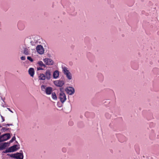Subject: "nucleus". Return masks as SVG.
I'll use <instances>...</instances> for the list:
<instances>
[{
  "mask_svg": "<svg viewBox=\"0 0 159 159\" xmlns=\"http://www.w3.org/2000/svg\"><path fill=\"white\" fill-rule=\"evenodd\" d=\"M20 148L19 145H15L11 147L6 151V152H10L16 151Z\"/></svg>",
  "mask_w": 159,
  "mask_h": 159,
  "instance_id": "nucleus-1",
  "label": "nucleus"
},
{
  "mask_svg": "<svg viewBox=\"0 0 159 159\" xmlns=\"http://www.w3.org/2000/svg\"><path fill=\"white\" fill-rule=\"evenodd\" d=\"M62 89L61 88H60L61 92L59 93V98L61 102L63 103L66 101V98L65 93L61 91Z\"/></svg>",
  "mask_w": 159,
  "mask_h": 159,
  "instance_id": "nucleus-2",
  "label": "nucleus"
},
{
  "mask_svg": "<svg viewBox=\"0 0 159 159\" xmlns=\"http://www.w3.org/2000/svg\"><path fill=\"white\" fill-rule=\"evenodd\" d=\"M10 138V135L9 133L6 134H3L0 137V143L5 141H6Z\"/></svg>",
  "mask_w": 159,
  "mask_h": 159,
  "instance_id": "nucleus-3",
  "label": "nucleus"
},
{
  "mask_svg": "<svg viewBox=\"0 0 159 159\" xmlns=\"http://www.w3.org/2000/svg\"><path fill=\"white\" fill-rule=\"evenodd\" d=\"M66 93L69 95H72L75 92V89L74 88L71 87H69L65 89Z\"/></svg>",
  "mask_w": 159,
  "mask_h": 159,
  "instance_id": "nucleus-4",
  "label": "nucleus"
},
{
  "mask_svg": "<svg viewBox=\"0 0 159 159\" xmlns=\"http://www.w3.org/2000/svg\"><path fill=\"white\" fill-rule=\"evenodd\" d=\"M37 52L40 54H42L44 52V50L43 47L41 45H38L36 47Z\"/></svg>",
  "mask_w": 159,
  "mask_h": 159,
  "instance_id": "nucleus-5",
  "label": "nucleus"
},
{
  "mask_svg": "<svg viewBox=\"0 0 159 159\" xmlns=\"http://www.w3.org/2000/svg\"><path fill=\"white\" fill-rule=\"evenodd\" d=\"M54 84L56 86L62 87L64 84V82L63 80H57L54 81Z\"/></svg>",
  "mask_w": 159,
  "mask_h": 159,
  "instance_id": "nucleus-6",
  "label": "nucleus"
},
{
  "mask_svg": "<svg viewBox=\"0 0 159 159\" xmlns=\"http://www.w3.org/2000/svg\"><path fill=\"white\" fill-rule=\"evenodd\" d=\"M20 152H17L16 153V159H23L24 156L22 151L20 150Z\"/></svg>",
  "mask_w": 159,
  "mask_h": 159,
  "instance_id": "nucleus-7",
  "label": "nucleus"
},
{
  "mask_svg": "<svg viewBox=\"0 0 159 159\" xmlns=\"http://www.w3.org/2000/svg\"><path fill=\"white\" fill-rule=\"evenodd\" d=\"M43 61L47 65H52L53 63V61L52 60L48 58L44 59Z\"/></svg>",
  "mask_w": 159,
  "mask_h": 159,
  "instance_id": "nucleus-8",
  "label": "nucleus"
},
{
  "mask_svg": "<svg viewBox=\"0 0 159 159\" xmlns=\"http://www.w3.org/2000/svg\"><path fill=\"white\" fill-rule=\"evenodd\" d=\"M46 78L47 80H49L51 78V74L50 70H47L45 73Z\"/></svg>",
  "mask_w": 159,
  "mask_h": 159,
  "instance_id": "nucleus-9",
  "label": "nucleus"
},
{
  "mask_svg": "<svg viewBox=\"0 0 159 159\" xmlns=\"http://www.w3.org/2000/svg\"><path fill=\"white\" fill-rule=\"evenodd\" d=\"M52 90V88L51 87H47L46 89L45 92L47 94H50Z\"/></svg>",
  "mask_w": 159,
  "mask_h": 159,
  "instance_id": "nucleus-10",
  "label": "nucleus"
},
{
  "mask_svg": "<svg viewBox=\"0 0 159 159\" xmlns=\"http://www.w3.org/2000/svg\"><path fill=\"white\" fill-rule=\"evenodd\" d=\"M29 74L31 77H33L34 74V70L33 68H30L28 70Z\"/></svg>",
  "mask_w": 159,
  "mask_h": 159,
  "instance_id": "nucleus-11",
  "label": "nucleus"
},
{
  "mask_svg": "<svg viewBox=\"0 0 159 159\" xmlns=\"http://www.w3.org/2000/svg\"><path fill=\"white\" fill-rule=\"evenodd\" d=\"M59 75V72L58 70L55 71L53 74V77L54 78H57Z\"/></svg>",
  "mask_w": 159,
  "mask_h": 159,
  "instance_id": "nucleus-12",
  "label": "nucleus"
},
{
  "mask_svg": "<svg viewBox=\"0 0 159 159\" xmlns=\"http://www.w3.org/2000/svg\"><path fill=\"white\" fill-rule=\"evenodd\" d=\"M62 69L63 72L65 75L66 74V73L70 72L69 70H68L67 68L66 67H64L62 68Z\"/></svg>",
  "mask_w": 159,
  "mask_h": 159,
  "instance_id": "nucleus-13",
  "label": "nucleus"
},
{
  "mask_svg": "<svg viewBox=\"0 0 159 159\" xmlns=\"http://www.w3.org/2000/svg\"><path fill=\"white\" fill-rule=\"evenodd\" d=\"M39 79L42 80H44L46 79L45 75L43 74H41L39 76Z\"/></svg>",
  "mask_w": 159,
  "mask_h": 159,
  "instance_id": "nucleus-14",
  "label": "nucleus"
},
{
  "mask_svg": "<svg viewBox=\"0 0 159 159\" xmlns=\"http://www.w3.org/2000/svg\"><path fill=\"white\" fill-rule=\"evenodd\" d=\"M38 64L39 66H41V67H43L44 68H45V65L43 63L42 61H39L38 62Z\"/></svg>",
  "mask_w": 159,
  "mask_h": 159,
  "instance_id": "nucleus-15",
  "label": "nucleus"
},
{
  "mask_svg": "<svg viewBox=\"0 0 159 159\" xmlns=\"http://www.w3.org/2000/svg\"><path fill=\"white\" fill-rule=\"evenodd\" d=\"M65 75H66L68 79L71 80V75L70 72L68 73H66V74Z\"/></svg>",
  "mask_w": 159,
  "mask_h": 159,
  "instance_id": "nucleus-16",
  "label": "nucleus"
},
{
  "mask_svg": "<svg viewBox=\"0 0 159 159\" xmlns=\"http://www.w3.org/2000/svg\"><path fill=\"white\" fill-rule=\"evenodd\" d=\"M52 96L53 99L54 100H56L57 99V96L55 93H52Z\"/></svg>",
  "mask_w": 159,
  "mask_h": 159,
  "instance_id": "nucleus-17",
  "label": "nucleus"
},
{
  "mask_svg": "<svg viewBox=\"0 0 159 159\" xmlns=\"http://www.w3.org/2000/svg\"><path fill=\"white\" fill-rule=\"evenodd\" d=\"M7 144V143H5L3 144L0 145V149L4 148L6 146Z\"/></svg>",
  "mask_w": 159,
  "mask_h": 159,
  "instance_id": "nucleus-18",
  "label": "nucleus"
},
{
  "mask_svg": "<svg viewBox=\"0 0 159 159\" xmlns=\"http://www.w3.org/2000/svg\"><path fill=\"white\" fill-rule=\"evenodd\" d=\"M24 53L26 55L29 54L28 50L27 48H25L24 50Z\"/></svg>",
  "mask_w": 159,
  "mask_h": 159,
  "instance_id": "nucleus-19",
  "label": "nucleus"
},
{
  "mask_svg": "<svg viewBox=\"0 0 159 159\" xmlns=\"http://www.w3.org/2000/svg\"><path fill=\"white\" fill-rule=\"evenodd\" d=\"M45 87L46 86L44 85H42L41 87L42 90L43 91L45 90L46 91V88Z\"/></svg>",
  "mask_w": 159,
  "mask_h": 159,
  "instance_id": "nucleus-20",
  "label": "nucleus"
},
{
  "mask_svg": "<svg viewBox=\"0 0 159 159\" xmlns=\"http://www.w3.org/2000/svg\"><path fill=\"white\" fill-rule=\"evenodd\" d=\"M16 139V137H15L14 136V137H13L12 139L10 140V143H12V142H13L14 140H15Z\"/></svg>",
  "mask_w": 159,
  "mask_h": 159,
  "instance_id": "nucleus-21",
  "label": "nucleus"
},
{
  "mask_svg": "<svg viewBox=\"0 0 159 159\" xmlns=\"http://www.w3.org/2000/svg\"><path fill=\"white\" fill-rule=\"evenodd\" d=\"M16 153H15V154H11L10 155V156L11 157H13L14 158L16 159Z\"/></svg>",
  "mask_w": 159,
  "mask_h": 159,
  "instance_id": "nucleus-22",
  "label": "nucleus"
},
{
  "mask_svg": "<svg viewBox=\"0 0 159 159\" xmlns=\"http://www.w3.org/2000/svg\"><path fill=\"white\" fill-rule=\"evenodd\" d=\"M27 59L30 61L31 62H33V60L32 58L30 57H27Z\"/></svg>",
  "mask_w": 159,
  "mask_h": 159,
  "instance_id": "nucleus-23",
  "label": "nucleus"
},
{
  "mask_svg": "<svg viewBox=\"0 0 159 159\" xmlns=\"http://www.w3.org/2000/svg\"><path fill=\"white\" fill-rule=\"evenodd\" d=\"M22 60H25V56H22L20 58Z\"/></svg>",
  "mask_w": 159,
  "mask_h": 159,
  "instance_id": "nucleus-24",
  "label": "nucleus"
},
{
  "mask_svg": "<svg viewBox=\"0 0 159 159\" xmlns=\"http://www.w3.org/2000/svg\"><path fill=\"white\" fill-rule=\"evenodd\" d=\"M8 129H9L8 128H6L5 127H3L2 128V129L3 130V131H6V130H7Z\"/></svg>",
  "mask_w": 159,
  "mask_h": 159,
  "instance_id": "nucleus-25",
  "label": "nucleus"
},
{
  "mask_svg": "<svg viewBox=\"0 0 159 159\" xmlns=\"http://www.w3.org/2000/svg\"><path fill=\"white\" fill-rule=\"evenodd\" d=\"M37 70H43V69L41 67H39L37 68Z\"/></svg>",
  "mask_w": 159,
  "mask_h": 159,
  "instance_id": "nucleus-26",
  "label": "nucleus"
},
{
  "mask_svg": "<svg viewBox=\"0 0 159 159\" xmlns=\"http://www.w3.org/2000/svg\"><path fill=\"white\" fill-rule=\"evenodd\" d=\"M69 124L70 125H72L73 124V123L72 121H70L69 122Z\"/></svg>",
  "mask_w": 159,
  "mask_h": 159,
  "instance_id": "nucleus-27",
  "label": "nucleus"
},
{
  "mask_svg": "<svg viewBox=\"0 0 159 159\" xmlns=\"http://www.w3.org/2000/svg\"><path fill=\"white\" fill-rule=\"evenodd\" d=\"M12 124H5L4 125L5 126H9L10 125H12Z\"/></svg>",
  "mask_w": 159,
  "mask_h": 159,
  "instance_id": "nucleus-28",
  "label": "nucleus"
},
{
  "mask_svg": "<svg viewBox=\"0 0 159 159\" xmlns=\"http://www.w3.org/2000/svg\"><path fill=\"white\" fill-rule=\"evenodd\" d=\"M62 151L64 152H65L66 151V149L65 148H63L62 149Z\"/></svg>",
  "mask_w": 159,
  "mask_h": 159,
  "instance_id": "nucleus-29",
  "label": "nucleus"
},
{
  "mask_svg": "<svg viewBox=\"0 0 159 159\" xmlns=\"http://www.w3.org/2000/svg\"><path fill=\"white\" fill-rule=\"evenodd\" d=\"M7 109L8 110L10 111H11V112H13L10 110V108H7Z\"/></svg>",
  "mask_w": 159,
  "mask_h": 159,
  "instance_id": "nucleus-30",
  "label": "nucleus"
},
{
  "mask_svg": "<svg viewBox=\"0 0 159 159\" xmlns=\"http://www.w3.org/2000/svg\"><path fill=\"white\" fill-rule=\"evenodd\" d=\"M2 120H3V121H4V119L3 118H2Z\"/></svg>",
  "mask_w": 159,
  "mask_h": 159,
  "instance_id": "nucleus-31",
  "label": "nucleus"
}]
</instances>
